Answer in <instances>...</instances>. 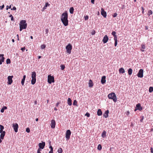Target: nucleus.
Returning a JSON list of instances; mask_svg holds the SVG:
<instances>
[{
    "label": "nucleus",
    "mask_w": 153,
    "mask_h": 153,
    "mask_svg": "<svg viewBox=\"0 0 153 153\" xmlns=\"http://www.w3.org/2000/svg\"><path fill=\"white\" fill-rule=\"evenodd\" d=\"M116 32L114 31H113L112 32L111 34L112 35H113V36H116Z\"/></svg>",
    "instance_id": "obj_41"
},
{
    "label": "nucleus",
    "mask_w": 153,
    "mask_h": 153,
    "mask_svg": "<svg viewBox=\"0 0 153 153\" xmlns=\"http://www.w3.org/2000/svg\"><path fill=\"white\" fill-rule=\"evenodd\" d=\"M45 146V143L44 142H42V143H39V149H43Z\"/></svg>",
    "instance_id": "obj_12"
},
{
    "label": "nucleus",
    "mask_w": 153,
    "mask_h": 153,
    "mask_svg": "<svg viewBox=\"0 0 153 153\" xmlns=\"http://www.w3.org/2000/svg\"><path fill=\"white\" fill-rule=\"evenodd\" d=\"M143 71L142 69H140L137 75L138 77L140 78H142L143 77Z\"/></svg>",
    "instance_id": "obj_7"
},
{
    "label": "nucleus",
    "mask_w": 153,
    "mask_h": 153,
    "mask_svg": "<svg viewBox=\"0 0 153 153\" xmlns=\"http://www.w3.org/2000/svg\"><path fill=\"white\" fill-rule=\"evenodd\" d=\"M59 102H58L56 104V107H57L58 105L59 104Z\"/></svg>",
    "instance_id": "obj_62"
},
{
    "label": "nucleus",
    "mask_w": 153,
    "mask_h": 153,
    "mask_svg": "<svg viewBox=\"0 0 153 153\" xmlns=\"http://www.w3.org/2000/svg\"><path fill=\"white\" fill-rule=\"evenodd\" d=\"M145 48V46L144 45V44H142L141 45V49H140V50L143 52L144 51V49Z\"/></svg>",
    "instance_id": "obj_28"
},
{
    "label": "nucleus",
    "mask_w": 153,
    "mask_h": 153,
    "mask_svg": "<svg viewBox=\"0 0 153 153\" xmlns=\"http://www.w3.org/2000/svg\"><path fill=\"white\" fill-rule=\"evenodd\" d=\"M6 62L7 64H10V60L9 59H7L6 60Z\"/></svg>",
    "instance_id": "obj_36"
},
{
    "label": "nucleus",
    "mask_w": 153,
    "mask_h": 153,
    "mask_svg": "<svg viewBox=\"0 0 153 153\" xmlns=\"http://www.w3.org/2000/svg\"><path fill=\"white\" fill-rule=\"evenodd\" d=\"M145 29L146 30H147L148 29V27L147 26H145Z\"/></svg>",
    "instance_id": "obj_63"
},
{
    "label": "nucleus",
    "mask_w": 153,
    "mask_h": 153,
    "mask_svg": "<svg viewBox=\"0 0 153 153\" xmlns=\"http://www.w3.org/2000/svg\"><path fill=\"white\" fill-rule=\"evenodd\" d=\"M108 40V38L107 35H105L104 37L102 40V42L104 43H106Z\"/></svg>",
    "instance_id": "obj_15"
},
{
    "label": "nucleus",
    "mask_w": 153,
    "mask_h": 153,
    "mask_svg": "<svg viewBox=\"0 0 153 153\" xmlns=\"http://www.w3.org/2000/svg\"><path fill=\"white\" fill-rule=\"evenodd\" d=\"M25 47L23 48H22L21 49V50L22 51V52H23L25 50Z\"/></svg>",
    "instance_id": "obj_47"
},
{
    "label": "nucleus",
    "mask_w": 153,
    "mask_h": 153,
    "mask_svg": "<svg viewBox=\"0 0 153 153\" xmlns=\"http://www.w3.org/2000/svg\"><path fill=\"white\" fill-rule=\"evenodd\" d=\"M11 10H16V8L14 7L12 8H11Z\"/></svg>",
    "instance_id": "obj_53"
},
{
    "label": "nucleus",
    "mask_w": 153,
    "mask_h": 153,
    "mask_svg": "<svg viewBox=\"0 0 153 153\" xmlns=\"http://www.w3.org/2000/svg\"><path fill=\"white\" fill-rule=\"evenodd\" d=\"M3 130L0 129V133L1 134L0 135V138L1 139H3L4 137L5 134V132L3 131Z\"/></svg>",
    "instance_id": "obj_11"
},
{
    "label": "nucleus",
    "mask_w": 153,
    "mask_h": 153,
    "mask_svg": "<svg viewBox=\"0 0 153 153\" xmlns=\"http://www.w3.org/2000/svg\"><path fill=\"white\" fill-rule=\"evenodd\" d=\"M60 67L61 68V69L62 70H63L65 68V66L64 65H61L60 66Z\"/></svg>",
    "instance_id": "obj_37"
},
{
    "label": "nucleus",
    "mask_w": 153,
    "mask_h": 153,
    "mask_svg": "<svg viewBox=\"0 0 153 153\" xmlns=\"http://www.w3.org/2000/svg\"><path fill=\"white\" fill-rule=\"evenodd\" d=\"M4 54H0V65L4 61Z\"/></svg>",
    "instance_id": "obj_14"
},
{
    "label": "nucleus",
    "mask_w": 153,
    "mask_h": 153,
    "mask_svg": "<svg viewBox=\"0 0 153 153\" xmlns=\"http://www.w3.org/2000/svg\"><path fill=\"white\" fill-rule=\"evenodd\" d=\"M72 46L70 43H69L66 47V51L69 54H71L72 49Z\"/></svg>",
    "instance_id": "obj_4"
},
{
    "label": "nucleus",
    "mask_w": 153,
    "mask_h": 153,
    "mask_svg": "<svg viewBox=\"0 0 153 153\" xmlns=\"http://www.w3.org/2000/svg\"><path fill=\"white\" fill-rule=\"evenodd\" d=\"M71 131L70 130H68L66 133L65 137L67 140H69L71 134Z\"/></svg>",
    "instance_id": "obj_6"
},
{
    "label": "nucleus",
    "mask_w": 153,
    "mask_h": 153,
    "mask_svg": "<svg viewBox=\"0 0 153 153\" xmlns=\"http://www.w3.org/2000/svg\"><path fill=\"white\" fill-rule=\"evenodd\" d=\"M9 16L11 17V21L14 20L13 17L12 15H10Z\"/></svg>",
    "instance_id": "obj_43"
},
{
    "label": "nucleus",
    "mask_w": 153,
    "mask_h": 153,
    "mask_svg": "<svg viewBox=\"0 0 153 153\" xmlns=\"http://www.w3.org/2000/svg\"><path fill=\"white\" fill-rule=\"evenodd\" d=\"M117 15V14L115 13H114V14L112 15L113 17H115Z\"/></svg>",
    "instance_id": "obj_45"
},
{
    "label": "nucleus",
    "mask_w": 153,
    "mask_h": 153,
    "mask_svg": "<svg viewBox=\"0 0 153 153\" xmlns=\"http://www.w3.org/2000/svg\"><path fill=\"white\" fill-rule=\"evenodd\" d=\"M51 142H50L49 143V148L51 149V151L49 152V153H53V148L52 146L51 145Z\"/></svg>",
    "instance_id": "obj_23"
},
{
    "label": "nucleus",
    "mask_w": 153,
    "mask_h": 153,
    "mask_svg": "<svg viewBox=\"0 0 153 153\" xmlns=\"http://www.w3.org/2000/svg\"><path fill=\"white\" fill-rule=\"evenodd\" d=\"M94 0H91V2L92 4H94Z\"/></svg>",
    "instance_id": "obj_61"
},
{
    "label": "nucleus",
    "mask_w": 153,
    "mask_h": 153,
    "mask_svg": "<svg viewBox=\"0 0 153 153\" xmlns=\"http://www.w3.org/2000/svg\"><path fill=\"white\" fill-rule=\"evenodd\" d=\"M88 84H89V87L91 88L93 87V82H92V81L90 79L89 80Z\"/></svg>",
    "instance_id": "obj_20"
},
{
    "label": "nucleus",
    "mask_w": 153,
    "mask_h": 153,
    "mask_svg": "<svg viewBox=\"0 0 153 153\" xmlns=\"http://www.w3.org/2000/svg\"><path fill=\"white\" fill-rule=\"evenodd\" d=\"M152 13V11L151 10H149V16H150V15H151Z\"/></svg>",
    "instance_id": "obj_39"
},
{
    "label": "nucleus",
    "mask_w": 153,
    "mask_h": 153,
    "mask_svg": "<svg viewBox=\"0 0 153 153\" xmlns=\"http://www.w3.org/2000/svg\"><path fill=\"white\" fill-rule=\"evenodd\" d=\"M54 110L55 111H57V109L56 108H54Z\"/></svg>",
    "instance_id": "obj_64"
},
{
    "label": "nucleus",
    "mask_w": 153,
    "mask_h": 153,
    "mask_svg": "<svg viewBox=\"0 0 153 153\" xmlns=\"http://www.w3.org/2000/svg\"><path fill=\"white\" fill-rule=\"evenodd\" d=\"M50 4H48V2L46 3L45 4V7L46 8V7H47V6H50Z\"/></svg>",
    "instance_id": "obj_44"
},
{
    "label": "nucleus",
    "mask_w": 153,
    "mask_h": 153,
    "mask_svg": "<svg viewBox=\"0 0 153 153\" xmlns=\"http://www.w3.org/2000/svg\"><path fill=\"white\" fill-rule=\"evenodd\" d=\"M46 33L47 34L48 32V29H46L45 30Z\"/></svg>",
    "instance_id": "obj_56"
},
{
    "label": "nucleus",
    "mask_w": 153,
    "mask_h": 153,
    "mask_svg": "<svg viewBox=\"0 0 153 153\" xmlns=\"http://www.w3.org/2000/svg\"><path fill=\"white\" fill-rule=\"evenodd\" d=\"M58 152L59 153H62V149L61 148L58 149Z\"/></svg>",
    "instance_id": "obj_34"
},
{
    "label": "nucleus",
    "mask_w": 153,
    "mask_h": 153,
    "mask_svg": "<svg viewBox=\"0 0 153 153\" xmlns=\"http://www.w3.org/2000/svg\"><path fill=\"white\" fill-rule=\"evenodd\" d=\"M36 73L35 72H33L32 73L31 77L32 78L36 79Z\"/></svg>",
    "instance_id": "obj_21"
},
{
    "label": "nucleus",
    "mask_w": 153,
    "mask_h": 153,
    "mask_svg": "<svg viewBox=\"0 0 153 153\" xmlns=\"http://www.w3.org/2000/svg\"><path fill=\"white\" fill-rule=\"evenodd\" d=\"M26 131L27 133H29L30 132V129L29 128H27L26 129Z\"/></svg>",
    "instance_id": "obj_38"
},
{
    "label": "nucleus",
    "mask_w": 153,
    "mask_h": 153,
    "mask_svg": "<svg viewBox=\"0 0 153 153\" xmlns=\"http://www.w3.org/2000/svg\"><path fill=\"white\" fill-rule=\"evenodd\" d=\"M109 112V111L108 110H107L106 111H105V113L103 114V116L105 118L107 117Z\"/></svg>",
    "instance_id": "obj_18"
},
{
    "label": "nucleus",
    "mask_w": 153,
    "mask_h": 153,
    "mask_svg": "<svg viewBox=\"0 0 153 153\" xmlns=\"http://www.w3.org/2000/svg\"><path fill=\"white\" fill-rule=\"evenodd\" d=\"M119 71L120 73L123 74L125 72V70L123 68H121L119 69Z\"/></svg>",
    "instance_id": "obj_25"
},
{
    "label": "nucleus",
    "mask_w": 153,
    "mask_h": 153,
    "mask_svg": "<svg viewBox=\"0 0 153 153\" xmlns=\"http://www.w3.org/2000/svg\"><path fill=\"white\" fill-rule=\"evenodd\" d=\"M141 8L142 10V13L143 14L144 13V9L143 7H142Z\"/></svg>",
    "instance_id": "obj_49"
},
{
    "label": "nucleus",
    "mask_w": 153,
    "mask_h": 153,
    "mask_svg": "<svg viewBox=\"0 0 153 153\" xmlns=\"http://www.w3.org/2000/svg\"><path fill=\"white\" fill-rule=\"evenodd\" d=\"M101 10V15L104 17L105 18L107 16L106 12L102 8Z\"/></svg>",
    "instance_id": "obj_16"
},
{
    "label": "nucleus",
    "mask_w": 153,
    "mask_h": 153,
    "mask_svg": "<svg viewBox=\"0 0 153 153\" xmlns=\"http://www.w3.org/2000/svg\"><path fill=\"white\" fill-rule=\"evenodd\" d=\"M36 82V79L32 78L31 80V83L32 85H34L35 84Z\"/></svg>",
    "instance_id": "obj_29"
},
{
    "label": "nucleus",
    "mask_w": 153,
    "mask_h": 153,
    "mask_svg": "<svg viewBox=\"0 0 153 153\" xmlns=\"http://www.w3.org/2000/svg\"><path fill=\"white\" fill-rule=\"evenodd\" d=\"M2 108L4 110L5 109H7V107L6 106H4Z\"/></svg>",
    "instance_id": "obj_58"
},
{
    "label": "nucleus",
    "mask_w": 153,
    "mask_h": 153,
    "mask_svg": "<svg viewBox=\"0 0 153 153\" xmlns=\"http://www.w3.org/2000/svg\"><path fill=\"white\" fill-rule=\"evenodd\" d=\"M85 20H87L88 18V16H85L84 17Z\"/></svg>",
    "instance_id": "obj_40"
},
{
    "label": "nucleus",
    "mask_w": 153,
    "mask_h": 153,
    "mask_svg": "<svg viewBox=\"0 0 153 153\" xmlns=\"http://www.w3.org/2000/svg\"><path fill=\"white\" fill-rule=\"evenodd\" d=\"M108 97L109 99L113 100L114 102L117 101V97L114 93L112 92L109 94L108 95Z\"/></svg>",
    "instance_id": "obj_3"
},
{
    "label": "nucleus",
    "mask_w": 153,
    "mask_h": 153,
    "mask_svg": "<svg viewBox=\"0 0 153 153\" xmlns=\"http://www.w3.org/2000/svg\"><path fill=\"white\" fill-rule=\"evenodd\" d=\"M26 22V21L25 20H23L21 21L19 24L20 31H21L23 29L26 28L27 24Z\"/></svg>",
    "instance_id": "obj_2"
},
{
    "label": "nucleus",
    "mask_w": 153,
    "mask_h": 153,
    "mask_svg": "<svg viewBox=\"0 0 153 153\" xmlns=\"http://www.w3.org/2000/svg\"><path fill=\"white\" fill-rule=\"evenodd\" d=\"M85 116H87V117H90V114L88 113H87L85 114Z\"/></svg>",
    "instance_id": "obj_46"
},
{
    "label": "nucleus",
    "mask_w": 153,
    "mask_h": 153,
    "mask_svg": "<svg viewBox=\"0 0 153 153\" xmlns=\"http://www.w3.org/2000/svg\"><path fill=\"white\" fill-rule=\"evenodd\" d=\"M105 78L106 77L105 76H104L102 77L101 79V82L102 84H104L106 82Z\"/></svg>",
    "instance_id": "obj_17"
},
{
    "label": "nucleus",
    "mask_w": 153,
    "mask_h": 153,
    "mask_svg": "<svg viewBox=\"0 0 153 153\" xmlns=\"http://www.w3.org/2000/svg\"><path fill=\"white\" fill-rule=\"evenodd\" d=\"M13 77V76H10L7 77V84L8 85H11L13 82L12 78Z\"/></svg>",
    "instance_id": "obj_8"
},
{
    "label": "nucleus",
    "mask_w": 153,
    "mask_h": 153,
    "mask_svg": "<svg viewBox=\"0 0 153 153\" xmlns=\"http://www.w3.org/2000/svg\"><path fill=\"white\" fill-rule=\"evenodd\" d=\"M132 72V69L130 68L128 69V73L129 75H131Z\"/></svg>",
    "instance_id": "obj_27"
},
{
    "label": "nucleus",
    "mask_w": 153,
    "mask_h": 153,
    "mask_svg": "<svg viewBox=\"0 0 153 153\" xmlns=\"http://www.w3.org/2000/svg\"><path fill=\"white\" fill-rule=\"evenodd\" d=\"M73 105H76V106H77V101L76 100H74L73 102Z\"/></svg>",
    "instance_id": "obj_31"
},
{
    "label": "nucleus",
    "mask_w": 153,
    "mask_h": 153,
    "mask_svg": "<svg viewBox=\"0 0 153 153\" xmlns=\"http://www.w3.org/2000/svg\"><path fill=\"white\" fill-rule=\"evenodd\" d=\"M102 113L100 109H98L97 111V114L98 116H101L102 114Z\"/></svg>",
    "instance_id": "obj_24"
},
{
    "label": "nucleus",
    "mask_w": 153,
    "mask_h": 153,
    "mask_svg": "<svg viewBox=\"0 0 153 153\" xmlns=\"http://www.w3.org/2000/svg\"><path fill=\"white\" fill-rule=\"evenodd\" d=\"M45 47H46V45L45 44L42 45L41 46V48L42 49H44L45 48Z\"/></svg>",
    "instance_id": "obj_35"
},
{
    "label": "nucleus",
    "mask_w": 153,
    "mask_h": 153,
    "mask_svg": "<svg viewBox=\"0 0 153 153\" xmlns=\"http://www.w3.org/2000/svg\"><path fill=\"white\" fill-rule=\"evenodd\" d=\"M151 151L152 153H153V149L152 148H151Z\"/></svg>",
    "instance_id": "obj_60"
},
{
    "label": "nucleus",
    "mask_w": 153,
    "mask_h": 153,
    "mask_svg": "<svg viewBox=\"0 0 153 153\" xmlns=\"http://www.w3.org/2000/svg\"><path fill=\"white\" fill-rule=\"evenodd\" d=\"M137 110H138L140 111L142 110V108L141 107L140 103H138L136 105V108L134 109V111H136Z\"/></svg>",
    "instance_id": "obj_10"
},
{
    "label": "nucleus",
    "mask_w": 153,
    "mask_h": 153,
    "mask_svg": "<svg viewBox=\"0 0 153 153\" xmlns=\"http://www.w3.org/2000/svg\"><path fill=\"white\" fill-rule=\"evenodd\" d=\"M74 9L73 7H71L69 9V11L71 14H73L74 12Z\"/></svg>",
    "instance_id": "obj_30"
},
{
    "label": "nucleus",
    "mask_w": 153,
    "mask_h": 153,
    "mask_svg": "<svg viewBox=\"0 0 153 153\" xmlns=\"http://www.w3.org/2000/svg\"><path fill=\"white\" fill-rule=\"evenodd\" d=\"M143 119H144V117L143 116L142 117V118H141V119L140 120V122H143Z\"/></svg>",
    "instance_id": "obj_55"
},
{
    "label": "nucleus",
    "mask_w": 153,
    "mask_h": 153,
    "mask_svg": "<svg viewBox=\"0 0 153 153\" xmlns=\"http://www.w3.org/2000/svg\"><path fill=\"white\" fill-rule=\"evenodd\" d=\"M67 103L70 106L72 105V100L70 98H68V99Z\"/></svg>",
    "instance_id": "obj_22"
},
{
    "label": "nucleus",
    "mask_w": 153,
    "mask_h": 153,
    "mask_svg": "<svg viewBox=\"0 0 153 153\" xmlns=\"http://www.w3.org/2000/svg\"><path fill=\"white\" fill-rule=\"evenodd\" d=\"M56 125V122L55 120H52L51 123V127L53 128H55Z\"/></svg>",
    "instance_id": "obj_13"
},
{
    "label": "nucleus",
    "mask_w": 153,
    "mask_h": 153,
    "mask_svg": "<svg viewBox=\"0 0 153 153\" xmlns=\"http://www.w3.org/2000/svg\"><path fill=\"white\" fill-rule=\"evenodd\" d=\"M26 76L25 75H24L23 76V78L22 79L21 81V84L22 85H24L25 82V79Z\"/></svg>",
    "instance_id": "obj_19"
},
{
    "label": "nucleus",
    "mask_w": 153,
    "mask_h": 153,
    "mask_svg": "<svg viewBox=\"0 0 153 153\" xmlns=\"http://www.w3.org/2000/svg\"><path fill=\"white\" fill-rule=\"evenodd\" d=\"M4 110L3 108H2L1 110V113H3L4 112Z\"/></svg>",
    "instance_id": "obj_57"
},
{
    "label": "nucleus",
    "mask_w": 153,
    "mask_h": 153,
    "mask_svg": "<svg viewBox=\"0 0 153 153\" xmlns=\"http://www.w3.org/2000/svg\"><path fill=\"white\" fill-rule=\"evenodd\" d=\"M46 9V7L45 6H44V7H43V9H42V11H43L44 10H45V9Z\"/></svg>",
    "instance_id": "obj_59"
},
{
    "label": "nucleus",
    "mask_w": 153,
    "mask_h": 153,
    "mask_svg": "<svg viewBox=\"0 0 153 153\" xmlns=\"http://www.w3.org/2000/svg\"><path fill=\"white\" fill-rule=\"evenodd\" d=\"M149 91L150 92H152L153 91V87H150L149 88Z\"/></svg>",
    "instance_id": "obj_32"
},
{
    "label": "nucleus",
    "mask_w": 153,
    "mask_h": 153,
    "mask_svg": "<svg viewBox=\"0 0 153 153\" xmlns=\"http://www.w3.org/2000/svg\"><path fill=\"white\" fill-rule=\"evenodd\" d=\"M41 151V150L40 149H39L37 150V153H41L40 151Z\"/></svg>",
    "instance_id": "obj_51"
},
{
    "label": "nucleus",
    "mask_w": 153,
    "mask_h": 153,
    "mask_svg": "<svg viewBox=\"0 0 153 153\" xmlns=\"http://www.w3.org/2000/svg\"><path fill=\"white\" fill-rule=\"evenodd\" d=\"M114 37V41H117V36H115Z\"/></svg>",
    "instance_id": "obj_42"
},
{
    "label": "nucleus",
    "mask_w": 153,
    "mask_h": 153,
    "mask_svg": "<svg viewBox=\"0 0 153 153\" xmlns=\"http://www.w3.org/2000/svg\"><path fill=\"white\" fill-rule=\"evenodd\" d=\"M13 129L14 131L17 132L18 131V125L17 123H14L13 124Z\"/></svg>",
    "instance_id": "obj_9"
},
{
    "label": "nucleus",
    "mask_w": 153,
    "mask_h": 153,
    "mask_svg": "<svg viewBox=\"0 0 153 153\" xmlns=\"http://www.w3.org/2000/svg\"><path fill=\"white\" fill-rule=\"evenodd\" d=\"M106 132L105 131H104L102 132V136L103 138L105 137H106Z\"/></svg>",
    "instance_id": "obj_26"
},
{
    "label": "nucleus",
    "mask_w": 153,
    "mask_h": 153,
    "mask_svg": "<svg viewBox=\"0 0 153 153\" xmlns=\"http://www.w3.org/2000/svg\"><path fill=\"white\" fill-rule=\"evenodd\" d=\"M102 149V147L101 145L100 144H99L97 147V149L99 150H101Z\"/></svg>",
    "instance_id": "obj_33"
},
{
    "label": "nucleus",
    "mask_w": 153,
    "mask_h": 153,
    "mask_svg": "<svg viewBox=\"0 0 153 153\" xmlns=\"http://www.w3.org/2000/svg\"><path fill=\"white\" fill-rule=\"evenodd\" d=\"M117 41H115L114 46H116L117 45Z\"/></svg>",
    "instance_id": "obj_52"
},
{
    "label": "nucleus",
    "mask_w": 153,
    "mask_h": 153,
    "mask_svg": "<svg viewBox=\"0 0 153 153\" xmlns=\"http://www.w3.org/2000/svg\"><path fill=\"white\" fill-rule=\"evenodd\" d=\"M68 13L66 11L62 14L61 18V20L65 26H67L68 25Z\"/></svg>",
    "instance_id": "obj_1"
},
{
    "label": "nucleus",
    "mask_w": 153,
    "mask_h": 153,
    "mask_svg": "<svg viewBox=\"0 0 153 153\" xmlns=\"http://www.w3.org/2000/svg\"><path fill=\"white\" fill-rule=\"evenodd\" d=\"M4 5H3L2 6H0V9L2 10L4 7Z\"/></svg>",
    "instance_id": "obj_48"
},
{
    "label": "nucleus",
    "mask_w": 153,
    "mask_h": 153,
    "mask_svg": "<svg viewBox=\"0 0 153 153\" xmlns=\"http://www.w3.org/2000/svg\"><path fill=\"white\" fill-rule=\"evenodd\" d=\"M95 30H93V31L91 32V34L92 35H94L95 34Z\"/></svg>",
    "instance_id": "obj_50"
},
{
    "label": "nucleus",
    "mask_w": 153,
    "mask_h": 153,
    "mask_svg": "<svg viewBox=\"0 0 153 153\" xmlns=\"http://www.w3.org/2000/svg\"><path fill=\"white\" fill-rule=\"evenodd\" d=\"M48 82L49 84L54 82V77L53 76L49 75L48 76Z\"/></svg>",
    "instance_id": "obj_5"
},
{
    "label": "nucleus",
    "mask_w": 153,
    "mask_h": 153,
    "mask_svg": "<svg viewBox=\"0 0 153 153\" xmlns=\"http://www.w3.org/2000/svg\"><path fill=\"white\" fill-rule=\"evenodd\" d=\"M4 129V127L3 126H1L0 129L3 130Z\"/></svg>",
    "instance_id": "obj_54"
}]
</instances>
